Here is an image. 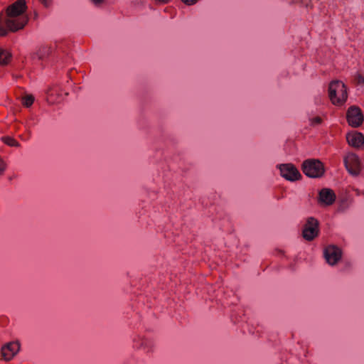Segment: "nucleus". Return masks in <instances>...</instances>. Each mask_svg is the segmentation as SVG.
Listing matches in <instances>:
<instances>
[{
    "mask_svg": "<svg viewBox=\"0 0 364 364\" xmlns=\"http://www.w3.org/2000/svg\"><path fill=\"white\" fill-rule=\"evenodd\" d=\"M26 10V1L17 0L7 7L5 13H0V36H5L9 32H16L24 28L28 21Z\"/></svg>",
    "mask_w": 364,
    "mask_h": 364,
    "instance_id": "f257e3e1",
    "label": "nucleus"
},
{
    "mask_svg": "<svg viewBox=\"0 0 364 364\" xmlns=\"http://www.w3.org/2000/svg\"><path fill=\"white\" fill-rule=\"evenodd\" d=\"M329 97L333 105H342L348 98L347 88L340 80L332 81L328 87Z\"/></svg>",
    "mask_w": 364,
    "mask_h": 364,
    "instance_id": "f03ea898",
    "label": "nucleus"
},
{
    "mask_svg": "<svg viewBox=\"0 0 364 364\" xmlns=\"http://www.w3.org/2000/svg\"><path fill=\"white\" fill-rule=\"evenodd\" d=\"M304 173L310 178H319L324 173L323 164L317 159H307L302 164Z\"/></svg>",
    "mask_w": 364,
    "mask_h": 364,
    "instance_id": "7ed1b4c3",
    "label": "nucleus"
},
{
    "mask_svg": "<svg viewBox=\"0 0 364 364\" xmlns=\"http://www.w3.org/2000/svg\"><path fill=\"white\" fill-rule=\"evenodd\" d=\"M319 222L314 217H309L304 226L302 231L303 237L308 241H311L318 235Z\"/></svg>",
    "mask_w": 364,
    "mask_h": 364,
    "instance_id": "20e7f679",
    "label": "nucleus"
},
{
    "mask_svg": "<svg viewBox=\"0 0 364 364\" xmlns=\"http://www.w3.org/2000/svg\"><path fill=\"white\" fill-rule=\"evenodd\" d=\"M345 167L353 176L360 174L361 163L358 156L354 153H348L343 159Z\"/></svg>",
    "mask_w": 364,
    "mask_h": 364,
    "instance_id": "39448f33",
    "label": "nucleus"
},
{
    "mask_svg": "<svg viewBox=\"0 0 364 364\" xmlns=\"http://www.w3.org/2000/svg\"><path fill=\"white\" fill-rule=\"evenodd\" d=\"M277 168L280 175L287 181H295L301 177L298 169L291 164H279Z\"/></svg>",
    "mask_w": 364,
    "mask_h": 364,
    "instance_id": "423d86ee",
    "label": "nucleus"
},
{
    "mask_svg": "<svg viewBox=\"0 0 364 364\" xmlns=\"http://www.w3.org/2000/svg\"><path fill=\"white\" fill-rule=\"evenodd\" d=\"M326 262L331 265H336L342 257V250L338 247L331 245L327 246L323 251Z\"/></svg>",
    "mask_w": 364,
    "mask_h": 364,
    "instance_id": "0eeeda50",
    "label": "nucleus"
},
{
    "mask_svg": "<svg viewBox=\"0 0 364 364\" xmlns=\"http://www.w3.org/2000/svg\"><path fill=\"white\" fill-rule=\"evenodd\" d=\"M347 121L351 127H358L363 122V115L360 109L356 106L348 108L346 114Z\"/></svg>",
    "mask_w": 364,
    "mask_h": 364,
    "instance_id": "6e6552de",
    "label": "nucleus"
},
{
    "mask_svg": "<svg viewBox=\"0 0 364 364\" xmlns=\"http://www.w3.org/2000/svg\"><path fill=\"white\" fill-rule=\"evenodd\" d=\"M134 347L143 350L145 353H149L154 348V342L151 338L144 336L137 335L133 338Z\"/></svg>",
    "mask_w": 364,
    "mask_h": 364,
    "instance_id": "1a4fd4ad",
    "label": "nucleus"
},
{
    "mask_svg": "<svg viewBox=\"0 0 364 364\" xmlns=\"http://www.w3.org/2000/svg\"><path fill=\"white\" fill-rule=\"evenodd\" d=\"M20 345L18 342H9L1 347V356L5 360H11L19 351Z\"/></svg>",
    "mask_w": 364,
    "mask_h": 364,
    "instance_id": "9d476101",
    "label": "nucleus"
},
{
    "mask_svg": "<svg viewBox=\"0 0 364 364\" xmlns=\"http://www.w3.org/2000/svg\"><path fill=\"white\" fill-rule=\"evenodd\" d=\"M318 200L323 205H331L336 200V195L331 189L323 188L319 192Z\"/></svg>",
    "mask_w": 364,
    "mask_h": 364,
    "instance_id": "9b49d317",
    "label": "nucleus"
},
{
    "mask_svg": "<svg viewBox=\"0 0 364 364\" xmlns=\"http://www.w3.org/2000/svg\"><path fill=\"white\" fill-rule=\"evenodd\" d=\"M346 139L350 146L355 148H360L364 144V136L359 132L348 133Z\"/></svg>",
    "mask_w": 364,
    "mask_h": 364,
    "instance_id": "f8f14e48",
    "label": "nucleus"
},
{
    "mask_svg": "<svg viewBox=\"0 0 364 364\" xmlns=\"http://www.w3.org/2000/svg\"><path fill=\"white\" fill-rule=\"evenodd\" d=\"M51 53V48L47 46L40 47L33 55V61H43L47 59Z\"/></svg>",
    "mask_w": 364,
    "mask_h": 364,
    "instance_id": "ddd939ff",
    "label": "nucleus"
},
{
    "mask_svg": "<svg viewBox=\"0 0 364 364\" xmlns=\"http://www.w3.org/2000/svg\"><path fill=\"white\" fill-rule=\"evenodd\" d=\"M11 59V53L6 50L0 48V65H6Z\"/></svg>",
    "mask_w": 364,
    "mask_h": 364,
    "instance_id": "4468645a",
    "label": "nucleus"
},
{
    "mask_svg": "<svg viewBox=\"0 0 364 364\" xmlns=\"http://www.w3.org/2000/svg\"><path fill=\"white\" fill-rule=\"evenodd\" d=\"M34 97L32 95H24L22 99L21 102L24 107H30L33 102H34Z\"/></svg>",
    "mask_w": 364,
    "mask_h": 364,
    "instance_id": "2eb2a0df",
    "label": "nucleus"
},
{
    "mask_svg": "<svg viewBox=\"0 0 364 364\" xmlns=\"http://www.w3.org/2000/svg\"><path fill=\"white\" fill-rule=\"evenodd\" d=\"M2 141L6 144H7L8 146H15V147L20 146V144L16 139H14V138L11 137V136H4V137H2Z\"/></svg>",
    "mask_w": 364,
    "mask_h": 364,
    "instance_id": "dca6fc26",
    "label": "nucleus"
},
{
    "mask_svg": "<svg viewBox=\"0 0 364 364\" xmlns=\"http://www.w3.org/2000/svg\"><path fill=\"white\" fill-rule=\"evenodd\" d=\"M310 124L311 126H317L322 123L323 119L319 116H314L309 118Z\"/></svg>",
    "mask_w": 364,
    "mask_h": 364,
    "instance_id": "f3484780",
    "label": "nucleus"
},
{
    "mask_svg": "<svg viewBox=\"0 0 364 364\" xmlns=\"http://www.w3.org/2000/svg\"><path fill=\"white\" fill-rule=\"evenodd\" d=\"M354 82L358 85H364V76L358 73L354 77Z\"/></svg>",
    "mask_w": 364,
    "mask_h": 364,
    "instance_id": "a211bd4d",
    "label": "nucleus"
},
{
    "mask_svg": "<svg viewBox=\"0 0 364 364\" xmlns=\"http://www.w3.org/2000/svg\"><path fill=\"white\" fill-rule=\"evenodd\" d=\"M36 124V122L34 121V119L31 117L26 124V129L30 130L31 127L35 126Z\"/></svg>",
    "mask_w": 364,
    "mask_h": 364,
    "instance_id": "6ab92c4d",
    "label": "nucleus"
},
{
    "mask_svg": "<svg viewBox=\"0 0 364 364\" xmlns=\"http://www.w3.org/2000/svg\"><path fill=\"white\" fill-rule=\"evenodd\" d=\"M26 132H26V134L25 135L20 136V138L23 141H28L30 139V137H31V131L28 130V129H26Z\"/></svg>",
    "mask_w": 364,
    "mask_h": 364,
    "instance_id": "aec40b11",
    "label": "nucleus"
},
{
    "mask_svg": "<svg viewBox=\"0 0 364 364\" xmlns=\"http://www.w3.org/2000/svg\"><path fill=\"white\" fill-rule=\"evenodd\" d=\"M90 1L96 6H100L105 1V0H90Z\"/></svg>",
    "mask_w": 364,
    "mask_h": 364,
    "instance_id": "412c9836",
    "label": "nucleus"
},
{
    "mask_svg": "<svg viewBox=\"0 0 364 364\" xmlns=\"http://www.w3.org/2000/svg\"><path fill=\"white\" fill-rule=\"evenodd\" d=\"M186 5H193L196 4L198 0H181Z\"/></svg>",
    "mask_w": 364,
    "mask_h": 364,
    "instance_id": "4be33fe9",
    "label": "nucleus"
},
{
    "mask_svg": "<svg viewBox=\"0 0 364 364\" xmlns=\"http://www.w3.org/2000/svg\"><path fill=\"white\" fill-rule=\"evenodd\" d=\"M348 208V205L343 202L339 207V211L344 212Z\"/></svg>",
    "mask_w": 364,
    "mask_h": 364,
    "instance_id": "5701e85b",
    "label": "nucleus"
},
{
    "mask_svg": "<svg viewBox=\"0 0 364 364\" xmlns=\"http://www.w3.org/2000/svg\"><path fill=\"white\" fill-rule=\"evenodd\" d=\"M5 168L6 166L4 162L0 159V175L4 173Z\"/></svg>",
    "mask_w": 364,
    "mask_h": 364,
    "instance_id": "b1692460",
    "label": "nucleus"
},
{
    "mask_svg": "<svg viewBox=\"0 0 364 364\" xmlns=\"http://www.w3.org/2000/svg\"><path fill=\"white\" fill-rule=\"evenodd\" d=\"M40 1L46 6V7H48L50 2H51V0H40Z\"/></svg>",
    "mask_w": 364,
    "mask_h": 364,
    "instance_id": "393cba45",
    "label": "nucleus"
},
{
    "mask_svg": "<svg viewBox=\"0 0 364 364\" xmlns=\"http://www.w3.org/2000/svg\"><path fill=\"white\" fill-rule=\"evenodd\" d=\"M156 1L161 4H166L169 1V0H155Z\"/></svg>",
    "mask_w": 364,
    "mask_h": 364,
    "instance_id": "a878e982",
    "label": "nucleus"
}]
</instances>
